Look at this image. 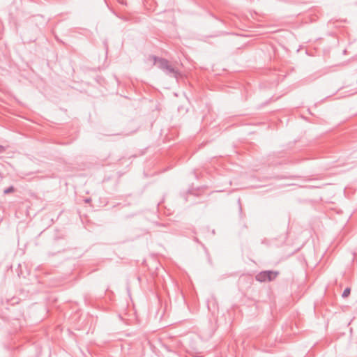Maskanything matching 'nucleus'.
Returning a JSON list of instances; mask_svg holds the SVG:
<instances>
[{
	"label": "nucleus",
	"mask_w": 357,
	"mask_h": 357,
	"mask_svg": "<svg viewBox=\"0 0 357 357\" xmlns=\"http://www.w3.org/2000/svg\"><path fill=\"white\" fill-rule=\"evenodd\" d=\"M277 275V273L272 271H264L261 272L257 275V280L261 282L266 280H271L274 279Z\"/></svg>",
	"instance_id": "1"
},
{
	"label": "nucleus",
	"mask_w": 357,
	"mask_h": 357,
	"mask_svg": "<svg viewBox=\"0 0 357 357\" xmlns=\"http://www.w3.org/2000/svg\"><path fill=\"white\" fill-rule=\"evenodd\" d=\"M350 289L349 288H347L344 289V291H343V294H342V296L343 297H347L349 294H350Z\"/></svg>",
	"instance_id": "2"
},
{
	"label": "nucleus",
	"mask_w": 357,
	"mask_h": 357,
	"mask_svg": "<svg viewBox=\"0 0 357 357\" xmlns=\"http://www.w3.org/2000/svg\"><path fill=\"white\" fill-rule=\"evenodd\" d=\"M166 70H167V72H173V70L169 67L166 68Z\"/></svg>",
	"instance_id": "3"
},
{
	"label": "nucleus",
	"mask_w": 357,
	"mask_h": 357,
	"mask_svg": "<svg viewBox=\"0 0 357 357\" xmlns=\"http://www.w3.org/2000/svg\"><path fill=\"white\" fill-rule=\"evenodd\" d=\"M4 151L3 146L0 145V153L3 152Z\"/></svg>",
	"instance_id": "4"
}]
</instances>
